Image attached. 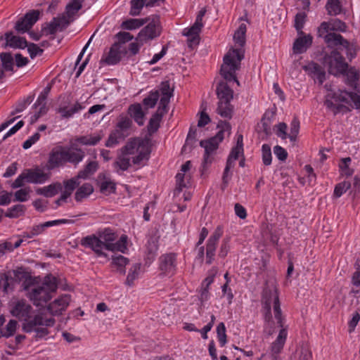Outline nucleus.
<instances>
[{"label": "nucleus", "mask_w": 360, "mask_h": 360, "mask_svg": "<svg viewBox=\"0 0 360 360\" xmlns=\"http://www.w3.org/2000/svg\"><path fill=\"white\" fill-rule=\"evenodd\" d=\"M263 300V309L264 310V319L266 321L264 330V333L269 336L275 332V323L271 312V304H273L274 319L276 321L277 326L280 328L276 339L271 345L272 359L273 360H278L277 355L282 351L288 336L287 328L284 327L283 325V319L277 291L270 290H265Z\"/></svg>", "instance_id": "obj_1"}, {"label": "nucleus", "mask_w": 360, "mask_h": 360, "mask_svg": "<svg viewBox=\"0 0 360 360\" xmlns=\"http://www.w3.org/2000/svg\"><path fill=\"white\" fill-rule=\"evenodd\" d=\"M11 312L13 316L24 321L22 329L26 333L35 332L37 338H44L49 334L48 327L53 326L55 319L45 318L41 314H37L32 318V306L25 300L18 301L13 305Z\"/></svg>", "instance_id": "obj_2"}, {"label": "nucleus", "mask_w": 360, "mask_h": 360, "mask_svg": "<svg viewBox=\"0 0 360 360\" xmlns=\"http://www.w3.org/2000/svg\"><path fill=\"white\" fill-rule=\"evenodd\" d=\"M150 150L147 145L140 140L134 139L121 149V153L114 162V167L126 171L131 166V162L134 165H143L148 160Z\"/></svg>", "instance_id": "obj_3"}, {"label": "nucleus", "mask_w": 360, "mask_h": 360, "mask_svg": "<svg viewBox=\"0 0 360 360\" xmlns=\"http://www.w3.org/2000/svg\"><path fill=\"white\" fill-rule=\"evenodd\" d=\"M115 238V234L110 229H105L98 237L91 235V250L96 257L103 258L105 261L108 259L105 250L124 253L127 250V236L122 235L117 241L114 242Z\"/></svg>", "instance_id": "obj_4"}, {"label": "nucleus", "mask_w": 360, "mask_h": 360, "mask_svg": "<svg viewBox=\"0 0 360 360\" xmlns=\"http://www.w3.org/2000/svg\"><path fill=\"white\" fill-rule=\"evenodd\" d=\"M330 92L326 96L325 101V105L327 108L333 111L334 115H337L341 111L349 112L351 110L349 107L340 103H335L332 100L335 102H341L348 104L360 112V95L356 92L347 91L346 90L338 89L333 91L328 89Z\"/></svg>", "instance_id": "obj_5"}, {"label": "nucleus", "mask_w": 360, "mask_h": 360, "mask_svg": "<svg viewBox=\"0 0 360 360\" xmlns=\"http://www.w3.org/2000/svg\"><path fill=\"white\" fill-rule=\"evenodd\" d=\"M56 278L52 275L45 276L41 284H32L25 287L27 297L37 307H43L52 297L57 289Z\"/></svg>", "instance_id": "obj_6"}, {"label": "nucleus", "mask_w": 360, "mask_h": 360, "mask_svg": "<svg viewBox=\"0 0 360 360\" xmlns=\"http://www.w3.org/2000/svg\"><path fill=\"white\" fill-rule=\"evenodd\" d=\"M82 1L83 0H71L65 6V12L58 17L53 18L44 27L43 32H46V34H54L66 29L73 21V16L82 8Z\"/></svg>", "instance_id": "obj_7"}, {"label": "nucleus", "mask_w": 360, "mask_h": 360, "mask_svg": "<svg viewBox=\"0 0 360 360\" xmlns=\"http://www.w3.org/2000/svg\"><path fill=\"white\" fill-rule=\"evenodd\" d=\"M243 58L244 51L241 49H232L224 56L220 72L225 80L234 81L240 85L236 79V72L240 69V62Z\"/></svg>", "instance_id": "obj_8"}, {"label": "nucleus", "mask_w": 360, "mask_h": 360, "mask_svg": "<svg viewBox=\"0 0 360 360\" xmlns=\"http://www.w3.org/2000/svg\"><path fill=\"white\" fill-rule=\"evenodd\" d=\"M221 129L214 136L207 140H202L200 142V146L205 148V154L202 163V166L204 169H205L207 165L212 162V159L211 155L218 148L219 143L223 141L224 131H227L229 132L231 130V126L229 122H221Z\"/></svg>", "instance_id": "obj_9"}, {"label": "nucleus", "mask_w": 360, "mask_h": 360, "mask_svg": "<svg viewBox=\"0 0 360 360\" xmlns=\"http://www.w3.org/2000/svg\"><path fill=\"white\" fill-rule=\"evenodd\" d=\"M217 94L219 98L217 111L222 117L231 119L233 107L230 101L233 99V90L224 82H221L217 86Z\"/></svg>", "instance_id": "obj_10"}, {"label": "nucleus", "mask_w": 360, "mask_h": 360, "mask_svg": "<svg viewBox=\"0 0 360 360\" xmlns=\"http://www.w3.org/2000/svg\"><path fill=\"white\" fill-rule=\"evenodd\" d=\"M323 63L328 68V72L335 76L344 75L348 68V63L336 49L325 52Z\"/></svg>", "instance_id": "obj_11"}, {"label": "nucleus", "mask_w": 360, "mask_h": 360, "mask_svg": "<svg viewBox=\"0 0 360 360\" xmlns=\"http://www.w3.org/2000/svg\"><path fill=\"white\" fill-rule=\"evenodd\" d=\"M89 96L87 95H83L79 98V101L72 104L71 99L69 96H61L60 97V104L58 109V112L63 117L68 118L77 112L79 110L85 109L88 105V100Z\"/></svg>", "instance_id": "obj_12"}, {"label": "nucleus", "mask_w": 360, "mask_h": 360, "mask_svg": "<svg viewBox=\"0 0 360 360\" xmlns=\"http://www.w3.org/2000/svg\"><path fill=\"white\" fill-rule=\"evenodd\" d=\"M148 25L143 28L139 33L136 40L139 41L141 44L148 40H152L158 37L161 32V27L159 18L154 17L148 21Z\"/></svg>", "instance_id": "obj_13"}, {"label": "nucleus", "mask_w": 360, "mask_h": 360, "mask_svg": "<svg viewBox=\"0 0 360 360\" xmlns=\"http://www.w3.org/2000/svg\"><path fill=\"white\" fill-rule=\"evenodd\" d=\"M222 234L223 229L221 226H219L207 240L206 245V262L208 264H210L214 259L216 248Z\"/></svg>", "instance_id": "obj_14"}, {"label": "nucleus", "mask_w": 360, "mask_h": 360, "mask_svg": "<svg viewBox=\"0 0 360 360\" xmlns=\"http://www.w3.org/2000/svg\"><path fill=\"white\" fill-rule=\"evenodd\" d=\"M39 11L33 10L27 13L23 18H21L15 23V29L20 33L27 32L33 25L38 20Z\"/></svg>", "instance_id": "obj_15"}, {"label": "nucleus", "mask_w": 360, "mask_h": 360, "mask_svg": "<svg viewBox=\"0 0 360 360\" xmlns=\"http://www.w3.org/2000/svg\"><path fill=\"white\" fill-rule=\"evenodd\" d=\"M24 170L27 177V182L29 184H42L49 180L51 177L49 172H44L38 166L34 168Z\"/></svg>", "instance_id": "obj_16"}, {"label": "nucleus", "mask_w": 360, "mask_h": 360, "mask_svg": "<svg viewBox=\"0 0 360 360\" xmlns=\"http://www.w3.org/2000/svg\"><path fill=\"white\" fill-rule=\"evenodd\" d=\"M89 176L90 162L86 164L84 169L80 171L75 177L64 181L65 191L72 194L75 188L81 184V179H87Z\"/></svg>", "instance_id": "obj_17"}, {"label": "nucleus", "mask_w": 360, "mask_h": 360, "mask_svg": "<svg viewBox=\"0 0 360 360\" xmlns=\"http://www.w3.org/2000/svg\"><path fill=\"white\" fill-rule=\"evenodd\" d=\"M65 163L63 147L53 148L49 154V160L45 168L51 171Z\"/></svg>", "instance_id": "obj_18"}, {"label": "nucleus", "mask_w": 360, "mask_h": 360, "mask_svg": "<svg viewBox=\"0 0 360 360\" xmlns=\"http://www.w3.org/2000/svg\"><path fill=\"white\" fill-rule=\"evenodd\" d=\"M65 162L77 164L81 162L84 156V153L77 148V143H72L69 148H64Z\"/></svg>", "instance_id": "obj_19"}, {"label": "nucleus", "mask_w": 360, "mask_h": 360, "mask_svg": "<svg viewBox=\"0 0 360 360\" xmlns=\"http://www.w3.org/2000/svg\"><path fill=\"white\" fill-rule=\"evenodd\" d=\"M70 302L69 295H63L56 299L48 306V310L52 315H58L62 314L66 309Z\"/></svg>", "instance_id": "obj_20"}, {"label": "nucleus", "mask_w": 360, "mask_h": 360, "mask_svg": "<svg viewBox=\"0 0 360 360\" xmlns=\"http://www.w3.org/2000/svg\"><path fill=\"white\" fill-rule=\"evenodd\" d=\"M160 269L166 275L174 274L176 269V256L169 253L160 257Z\"/></svg>", "instance_id": "obj_21"}, {"label": "nucleus", "mask_w": 360, "mask_h": 360, "mask_svg": "<svg viewBox=\"0 0 360 360\" xmlns=\"http://www.w3.org/2000/svg\"><path fill=\"white\" fill-rule=\"evenodd\" d=\"M161 94L159 108L168 110V105L170 102V98L173 96L174 89L170 87L169 81L162 82L160 84V89L158 90Z\"/></svg>", "instance_id": "obj_22"}, {"label": "nucleus", "mask_w": 360, "mask_h": 360, "mask_svg": "<svg viewBox=\"0 0 360 360\" xmlns=\"http://www.w3.org/2000/svg\"><path fill=\"white\" fill-rule=\"evenodd\" d=\"M305 71L314 79L322 84L326 79L325 70L317 63L311 62L304 67Z\"/></svg>", "instance_id": "obj_23"}, {"label": "nucleus", "mask_w": 360, "mask_h": 360, "mask_svg": "<svg viewBox=\"0 0 360 360\" xmlns=\"http://www.w3.org/2000/svg\"><path fill=\"white\" fill-rule=\"evenodd\" d=\"M312 37L310 34L300 36L295 41L293 44V52L295 54L304 53L312 44Z\"/></svg>", "instance_id": "obj_24"}, {"label": "nucleus", "mask_w": 360, "mask_h": 360, "mask_svg": "<svg viewBox=\"0 0 360 360\" xmlns=\"http://www.w3.org/2000/svg\"><path fill=\"white\" fill-rule=\"evenodd\" d=\"M125 52V47L120 44H113L111 47L105 62L108 65H115L121 60V58Z\"/></svg>", "instance_id": "obj_25"}, {"label": "nucleus", "mask_w": 360, "mask_h": 360, "mask_svg": "<svg viewBox=\"0 0 360 360\" xmlns=\"http://www.w3.org/2000/svg\"><path fill=\"white\" fill-rule=\"evenodd\" d=\"M325 43L328 48H336L338 46H343L347 45V40L345 39L341 34L335 32H330L325 36Z\"/></svg>", "instance_id": "obj_26"}, {"label": "nucleus", "mask_w": 360, "mask_h": 360, "mask_svg": "<svg viewBox=\"0 0 360 360\" xmlns=\"http://www.w3.org/2000/svg\"><path fill=\"white\" fill-rule=\"evenodd\" d=\"M167 112V110L163 109L162 108H158L157 111L155 114L153 115L151 118L150 119L148 130L150 134L155 133L160 127V122L165 114Z\"/></svg>", "instance_id": "obj_27"}, {"label": "nucleus", "mask_w": 360, "mask_h": 360, "mask_svg": "<svg viewBox=\"0 0 360 360\" xmlns=\"http://www.w3.org/2000/svg\"><path fill=\"white\" fill-rule=\"evenodd\" d=\"M61 190L62 186L60 183L56 182L47 186L38 188L36 190V193L37 195H41L46 198H51L55 196Z\"/></svg>", "instance_id": "obj_28"}, {"label": "nucleus", "mask_w": 360, "mask_h": 360, "mask_svg": "<svg viewBox=\"0 0 360 360\" xmlns=\"http://www.w3.org/2000/svg\"><path fill=\"white\" fill-rule=\"evenodd\" d=\"M128 113L139 125L141 126L143 124L145 115L141 104L135 103L129 105Z\"/></svg>", "instance_id": "obj_29"}, {"label": "nucleus", "mask_w": 360, "mask_h": 360, "mask_svg": "<svg viewBox=\"0 0 360 360\" xmlns=\"http://www.w3.org/2000/svg\"><path fill=\"white\" fill-rule=\"evenodd\" d=\"M6 44L12 48L25 49L27 46L26 39L23 37L14 36L11 32L6 33Z\"/></svg>", "instance_id": "obj_30"}, {"label": "nucleus", "mask_w": 360, "mask_h": 360, "mask_svg": "<svg viewBox=\"0 0 360 360\" xmlns=\"http://www.w3.org/2000/svg\"><path fill=\"white\" fill-rule=\"evenodd\" d=\"M90 45V39L86 42V45L83 48L82 52L79 53V55L77 57V61L75 63V70H76L75 77H79V76L82 74V72L84 71V68H86V65L88 64V62L90 59V54H88L85 60L80 63V60L83 57L84 53L86 51V50L88 49L89 46Z\"/></svg>", "instance_id": "obj_31"}, {"label": "nucleus", "mask_w": 360, "mask_h": 360, "mask_svg": "<svg viewBox=\"0 0 360 360\" xmlns=\"http://www.w3.org/2000/svg\"><path fill=\"white\" fill-rule=\"evenodd\" d=\"M72 222L71 220L68 219H58L53 221H46L44 224L35 226L31 229L32 235L37 236L43 232L45 228L50 227L54 225H58L61 224H66Z\"/></svg>", "instance_id": "obj_32"}, {"label": "nucleus", "mask_w": 360, "mask_h": 360, "mask_svg": "<svg viewBox=\"0 0 360 360\" xmlns=\"http://www.w3.org/2000/svg\"><path fill=\"white\" fill-rule=\"evenodd\" d=\"M128 134V133L119 131L118 129L116 128L115 130L110 134L105 143V146L107 147H113L123 141Z\"/></svg>", "instance_id": "obj_33"}, {"label": "nucleus", "mask_w": 360, "mask_h": 360, "mask_svg": "<svg viewBox=\"0 0 360 360\" xmlns=\"http://www.w3.org/2000/svg\"><path fill=\"white\" fill-rule=\"evenodd\" d=\"M97 184L101 192L106 195L113 193L115 190V184L111 181L105 179L103 175H99Z\"/></svg>", "instance_id": "obj_34"}, {"label": "nucleus", "mask_w": 360, "mask_h": 360, "mask_svg": "<svg viewBox=\"0 0 360 360\" xmlns=\"http://www.w3.org/2000/svg\"><path fill=\"white\" fill-rule=\"evenodd\" d=\"M326 9L330 15H338L343 12L340 0H328Z\"/></svg>", "instance_id": "obj_35"}, {"label": "nucleus", "mask_w": 360, "mask_h": 360, "mask_svg": "<svg viewBox=\"0 0 360 360\" xmlns=\"http://www.w3.org/2000/svg\"><path fill=\"white\" fill-rule=\"evenodd\" d=\"M247 26L245 23H241L233 35V40L236 44L243 47L245 44V33Z\"/></svg>", "instance_id": "obj_36"}, {"label": "nucleus", "mask_w": 360, "mask_h": 360, "mask_svg": "<svg viewBox=\"0 0 360 360\" xmlns=\"http://www.w3.org/2000/svg\"><path fill=\"white\" fill-rule=\"evenodd\" d=\"M149 19H136V18H131L129 20H127L125 21H123L122 23V27L125 30H134L137 29L142 25H143L145 23L148 22Z\"/></svg>", "instance_id": "obj_37"}, {"label": "nucleus", "mask_w": 360, "mask_h": 360, "mask_svg": "<svg viewBox=\"0 0 360 360\" xmlns=\"http://www.w3.org/2000/svg\"><path fill=\"white\" fill-rule=\"evenodd\" d=\"M129 263V259L121 255H112V264L117 266V271L122 274H125V266Z\"/></svg>", "instance_id": "obj_38"}, {"label": "nucleus", "mask_w": 360, "mask_h": 360, "mask_svg": "<svg viewBox=\"0 0 360 360\" xmlns=\"http://www.w3.org/2000/svg\"><path fill=\"white\" fill-rule=\"evenodd\" d=\"M25 210L23 205H15L8 209L5 216L8 218H18L24 214Z\"/></svg>", "instance_id": "obj_39"}, {"label": "nucleus", "mask_w": 360, "mask_h": 360, "mask_svg": "<svg viewBox=\"0 0 360 360\" xmlns=\"http://www.w3.org/2000/svg\"><path fill=\"white\" fill-rule=\"evenodd\" d=\"M203 26L202 23L195 22L194 24L189 28L184 30V35L193 38V41L197 40L198 34Z\"/></svg>", "instance_id": "obj_40"}, {"label": "nucleus", "mask_w": 360, "mask_h": 360, "mask_svg": "<svg viewBox=\"0 0 360 360\" xmlns=\"http://www.w3.org/2000/svg\"><path fill=\"white\" fill-rule=\"evenodd\" d=\"M141 269V264L139 263L134 264L129 269V274L127 277L126 283L131 285L134 281L138 278Z\"/></svg>", "instance_id": "obj_41"}, {"label": "nucleus", "mask_w": 360, "mask_h": 360, "mask_svg": "<svg viewBox=\"0 0 360 360\" xmlns=\"http://www.w3.org/2000/svg\"><path fill=\"white\" fill-rule=\"evenodd\" d=\"M160 98L158 91H151L149 95L143 100V103L147 108H154Z\"/></svg>", "instance_id": "obj_42"}, {"label": "nucleus", "mask_w": 360, "mask_h": 360, "mask_svg": "<svg viewBox=\"0 0 360 360\" xmlns=\"http://www.w3.org/2000/svg\"><path fill=\"white\" fill-rule=\"evenodd\" d=\"M131 124L132 121L130 118L127 116H120L116 128L118 129L119 131L128 133V130L130 129Z\"/></svg>", "instance_id": "obj_43"}, {"label": "nucleus", "mask_w": 360, "mask_h": 360, "mask_svg": "<svg viewBox=\"0 0 360 360\" xmlns=\"http://www.w3.org/2000/svg\"><path fill=\"white\" fill-rule=\"evenodd\" d=\"M307 14L304 12H300L297 13L295 18V27L298 32V34L302 35V28L305 22Z\"/></svg>", "instance_id": "obj_44"}, {"label": "nucleus", "mask_w": 360, "mask_h": 360, "mask_svg": "<svg viewBox=\"0 0 360 360\" xmlns=\"http://www.w3.org/2000/svg\"><path fill=\"white\" fill-rule=\"evenodd\" d=\"M0 58L2 62V65L5 70H13V58L11 53H3L0 54Z\"/></svg>", "instance_id": "obj_45"}, {"label": "nucleus", "mask_w": 360, "mask_h": 360, "mask_svg": "<svg viewBox=\"0 0 360 360\" xmlns=\"http://www.w3.org/2000/svg\"><path fill=\"white\" fill-rule=\"evenodd\" d=\"M90 195V184H84L75 193V198L77 202L82 201L84 198Z\"/></svg>", "instance_id": "obj_46"}, {"label": "nucleus", "mask_w": 360, "mask_h": 360, "mask_svg": "<svg viewBox=\"0 0 360 360\" xmlns=\"http://www.w3.org/2000/svg\"><path fill=\"white\" fill-rule=\"evenodd\" d=\"M146 1L147 0H131L130 15L134 16L139 15L143 6H146Z\"/></svg>", "instance_id": "obj_47"}, {"label": "nucleus", "mask_w": 360, "mask_h": 360, "mask_svg": "<svg viewBox=\"0 0 360 360\" xmlns=\"http://www.w3.org/2000/svg\"><path fill=\"white\" fill-rule=\"evenodd\" d=\"M262 162L264 165L269 166L271 164L272 155L271 147L268 144H263L262 146Z\"/></svg>", "instance_id": "obj_48"}, {"label": "nucleus", "mask_w": 360, "mask_h": 360, "mask_svg": "<svg viewBox=\"0 0 360 360\" xmlns=\"http://www.w3.org/2000/svg\"><path fill=\"white\" fill-rule=\"evenodd\" d=\"M217 333L220 346L224 347L226 343V327L223 322L219 323L217 326Z\"/></svg>", "instance_id": "obj_49"}, {"label": "nucleus", "mask_w": 360, "mask_h": 360, "mask_svg": "<svg viewBox=\"0 0 360 360\" xmlns=\"http://www.w3.org/2000/svg\"><path fill=\"white\" fill-rule=\"evenodd\" d=\"M197 141V129L195 128L191 127L187 135L186 143L184 146V148L186 150L188 146L191 148Z\"/></svg>", "instance_id": "obj_50"}, {"label": "nucleus", "mask_w": 360, "mask_h": 360, "mask_svg": "<svg viewBox=\"0 0 360 360\" xmlns=\"http://www.w3.org/2000/svg\"><path fill=\"white\" fill-rule=\"evenodd\" d=\"M351 187V184L349 181H343L338 184L334 189V195L336 198H340L343 193H345Z\"/></svg>", "instance_id": "obj_51"}, {"label": "nucleus", "mask_w": 360, "mask_h": 360, "mask_svg": "<svg viewBox=\"0 0 360 360\" xmlns=\"http://www.w3.org/2000/svg\"><path fill=\"white\" fill-rule=\"evenodd\" d=\"M300 122L297 119L294 118L290 123V132L288 135L291 141L296 140L297 136L299 133Z\"/></svg>", "instance_id": "obj_52"}, {"label": "nucleus", "mask_w": 360, "mask_h": 360, "mask_svg": "<svg viewBox=\"0 0 360 360\" xmlns=\"http://www.w3.org/2000/svg\"><path fill=\"white\" fill-rule=\"evenodd\" d=\"M328 22L330 24L331 31L344 32L346 30V24L338 18L333 19Z\"/></svg>", "instance_id": "obj_53"}, {"label": "nucleus", "mask_w": 360, "mask_h": 360, "mask_svg": "<svg viewBox=\"0 0 360 360\" xmlns=\"http://www.w3.org/2000/svg\"><path fill=\"white\" fill-rule=\"evenodd\" d=\"M17 327V321L15 320H10L6 327V330H2V337L8 338L12 336L15 332Z\"/></svg>", "instance_id": "obj_54"}, {"label": "nucleus", "mask_w": 360, "mask_h": 360, "mask_svg": "<svg viewBox=\"0 0 360 360\" xmlns=\"http://www.w3.org/2000/svg\"><path fill=\"white\" fill-rule=\"evenodd\" d=\"M243 148H241V147H238V146H235L234 148H232L230 154H229V156L227 159V161L226 162H229V161L231 162V165L234 166L235 165V160H236L240 154L243 153Z\"/></svg>", "instance_id": "obj_55"}, {"label": "nucleus", "mask_w": 360, "mask_h": 360, "mask_svg": "<svg viewBox=\"0 0 360 360\" xmlns=\"http://www.w3.org/2000/svg\"><path fill=\"white\" fill-rule=\"evenodd\" d=\"M10 280H12V277L8 273H0V288L2 286L6 292L8 290Z\"/></svg>", "instance_id": "obj_56"}, {"label": "nucleus", "mask_w": 360, "mask_h": 360, "mask_svg": "<svg viewBox=\"0 0 360 360\" xmlns=\"http://www.w3.org/2000/svg\"><path fill=\"white\" fill-rule=\"evenodd\" d=\"M50 90V86H46L43 90V91L39 94V97L37 98L36 103H34L35 107H37V105L46 106V98Z\"/></svg>", "instance_id": "obj_57"}, {"label": "nucleus", "mask_w": 360, "mask_h": 360, "mask_svg": "<svg viewBox=\"0 0 360 360\" xmlns=\"http://www.w3.org/2000/svg\"><path fill=\"white\" fill-rule=\"evenodd\" d=\"M29 190L27 188H21L17 191L15 194L14 201L25 202L28 200Z\"/></svg>", "instance_id": "obj_58"}, {"label": "nucleus", "mask_w": 360, "mask_h": 360, "mask_svg": "<svg viewBox=\"0 0 360 360\" xmlns=\"http://www.w3.org/2000/svg\"><path fill=\"white\" fill-rule=\"evenodd\" d=\"M330 30V26L328 22H323L317 30V34L319 37H322L325 39V36L329 34Z\"/></svg>", "instance_id": "obj_59"}, {"label": "nucleus", "mask_w": 360, "mask_h": 360, "mask_svg": "<svg viewBox=\"0 0 360 360\" xmlns=\"http://www.w3.org/2000/svg\"><path fill=\"white\" fill-rule=\"evenodd\" d=\"M157 242L154 240H149L147 245L148 258L153 259L158 251Z\"/></svg>", "instance_id": "obj_60"}, {"label": "nucleus", "mask_w": 360, "mask_h": 360, "mask_svg": "<svg viewBox=\"0 0 360 360\" xmlns=\"http://www.w3.org/2000/svg\"><path fill=\"white\" fill-rule=\"evenodd\" d=\"M342 47L346 49V53L349 60H352L356 55L357 46L347 41V45H343Z\"/></svg>", "instance_id": "obj_61"}, {"label": "nucleus", "mask_w": 360, "mask_h": 360, "mask_svg": "<svg viewBox=\"0 0 360 360\" xmlns=\"http://www.w3.org/2000/svg\"><path fill=\"white\" fill-rule=\"evenodd\" d=\"M25 182H27V177L25 170L16 178V179L12 183V188H18L24 186Z\"/></svg>", "instance_id": "obj_62"}, {"label": "nucleus", "mask_w": 360, "mask_h": 360, "mask_svg": "<svg viewBox=\"0 0 360 360\" xmlns=\"http://www.w3.org/2000/svg\"><path fill=\"white\" fill-rule=\"evenodd\" d=\"M274 153L276 158L281 161L285 160L288 157L287 151L280 146H276L274 148Z\"/></svg>", "instance_id": "obj_63"}, {"label": "nucleus", "mask_w": 360, "mask_h": 360, "mask_svg": "<svg viewBox=\"0 0 360 360\" xmlns=\"http://www.w3.org/2000/svg\"><path fill=\"white\" fill-rule=\"evenodd\" d=\"M297 360H311V353L307 347H302L298 351Z\"/></svg>", "instance_id": "obj_64"}]
</instances>
